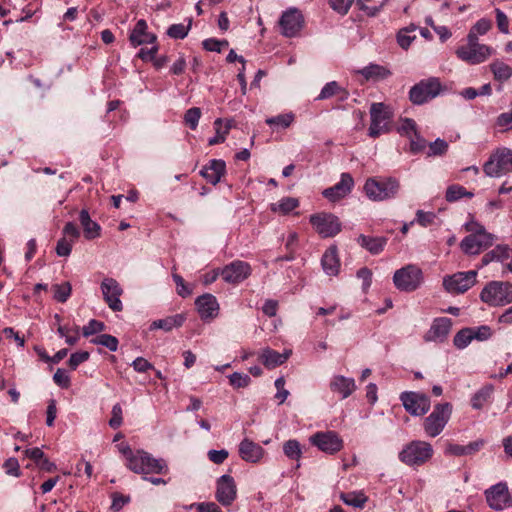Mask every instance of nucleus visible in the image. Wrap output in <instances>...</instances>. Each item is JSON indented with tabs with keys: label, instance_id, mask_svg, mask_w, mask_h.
<instances>
[{
	"label": "nucleus",
	"instance_id": "bb28decb",
	"mask_svg": "<svg viewBox=\"0 0 512 512\" xmlns=\"http://www.w3.org/2000/svg\"><path fill=\"white\" fill-rule=\"evenodd\" d=\"M147 29L148 26L145 20L140 19L137 21L129 36V40L134 47L142 44L154 43L156 41V36L149 33Z\"/></svg>",
	"mask_w": 512,
	"mask_h": 512
},
{
	"label": "nucleus",
	"instance_id": "7c9ffc66",
	"mask_svg": "<svg viewBox=\"0 0 512 512\" xmlns=\"http://www.w3.org/2000/svg\"><path fill=\"white\" fill-rule=\"evenodd\" d=\"M336 96L339 101H345L349 97L346 89L341 87L336 81L328 82L317 96L316 100H325Z\"/></svg>",
	"mask_w": 512,
	"mask_h": 512
},
{
	"label": "nucleus",
	"instance_id": "680f3d73",
	"mask_svg": "<svg viewBox=\"0 0 512 512\" xmlns=\"http://www.w3.org/2000/svg\"><path fill=\"white\" fill-rule=\"evenodd\" d=\"M496 126L502 131L512 129V110L510 112L501 113L496 120Z\"/></svg>",
	"mask_w": 512,
	"mask_h": 512
},
{
	"label": "nucleus",
	"instance_id": "aec40b11",
	"mask_svg": "<svg viewBox=\"0 0 512 512\" xmlns=\"http://www.w3.org/2000/svg\"><path fill=\"white\" fill-rule=\"evenodd\" d=\"M492 54V49L486 45L461 46L456 55L469 64H480Z\"/></svg>",
	"mask_w": 512,
	"mask_h": 512
},
{
	"label": "nucleus",
	"instance_id": "ddd939ff",
	"mask_svg": "<svg viewBox=\"0 0 512 512\" xmlns=\"http://www.w3.org/2000/svg\"><path fill=\"white\" fill-rule=\"evenodd\" d=\"M495 237L491 233H474L464 237L460 242L461 250L467 255H478L492 246Z\"/></svg>",
	"mask_w": 512,
	"mask_h": 512
},
{
	"label": "nucleus",
	"instance_id": "864d4df0",
	"mask_svg": "<svg viewBox=\"0 0 512 512\" xmlns=\"http://www.w3.org/2000/svg\"><path fill=\"white\" fill-rule=\"evenodd\" d=\"M229 382L234 388H245L247 387L251 379L247 374L234 372L233 374L229 375Z\"/></svg>",
	"mask_w": 512,
	"mask_h": 512
},
{
	"label": "nucleus",
	"instance_id": "58836bf2",
	"mask_svg": "<svg viewBox=\"0 0 512 512\" xmlns=\"http://www.w3.org/2000/svg\"><path fill=\"white\" fill-rule=\"evenodd\" d=\"M490 69L493 73L494 79L499 82H505L512 76V67L500 60L492 62L490 64Z\"/></svg>",
	"mask_w": 512,
	"mask_h": 512
},
{
	"label": "nucleus",
	"instance_id": "a19ab883",
	"mask_svg": "<svg viewBox=\"0 0 512 512\" xmlns=\"http://www.w3.org/2000/svg\"><path fill=\"white\" fill-rule=\"evenodd\" d=\"M284 454L291 460L299 461L302 457V448L296 439H290L283 444Z\"/></svg>",
	"mask_w": 512,
	"mask_h": 512
},
{
	"label": "nucleus",
	"instance_id": "6e6552de",
	"mask_svg": "<svg viewBox=\"0 0 512 512\" xmlns=\"http://www.w3.org/2000/svg\"><path fill=\"white\" fill-rule=\"evenodd\" d=\"M510 149L506 147L496 149L483 166V171L488 177L499 178L510 172Z\"/></svg>",
	"mask_w": 512,
	"mask_h": 512
},
{
	"label": "nucleus",
	"instance_id": "423d86ee",
	"mask_svg": "<svg viewBox=\"0 0 512 512\" xmlns=\"http://www.w3.org/2000/svg\"><path fill=\"white\" fill-rule=\"evenodd\" d=\"M370 117L371 123L368 130L370 137L377 138L389 132L392 114L388 106L384 103H373L370 107Z\"/></svg>",
	"mask_w": 512,
	"mask_h": 512
},
{
	"label": "nucleus",
	"instance_id": "2f4dec72",
	"mask_svg": "<svg viewBox=\"0 0 512 512\" xmlns=\"http://www.w3.org/2000/svg\"><path fill=\"white\" fill-rule=\"evenodd\" d=\"M482 445V440L471 442L468 445L448 443L445 448V453L452 456L471 455L478 451L482 447Z\"/></svg>",
	"mask_w": 512,
	"mask_h": 512
},
{
	"label": "nucleus",
	"instance_id": "dca6fc26",
	"mask_svg": "<svg viewBox=\"0 0 512 512\" xmlns=\"http://www.w3.org/2000/svg\"><path fill=\"white\" fill-rule=\"evenodd\" d=\"M101 291L104 301L107 303L111 310L115 312L123 310V304L120 300V296L123 293V289L115 279H103L101 283Z\"/></svg>",
	"mask_w": 512,
	"mask_h": 512
},
{
	"label": "nucleus",
	"instance_id": "4c0bfd02",
	"mask_svg": "<svg viewBox=\"0 0 512 512\" xmlns=\"http://www.w3.org/2000/svg\"><path fill=\"white\" fill-rule=\"evenodd\" d=\"M340 499L348 506L362 509L368 502V497L362 491L341 493Z\"/></svg>",
	"mask_w": 512,
	"mask_h": 512
},
{
	"label": "nucleus",
	"instance_id": "de8ad7c7",
	"mask_svg": "<svg viewBox=\"0 0 512 512\" xmlns=\"http://www.w3.org/2000/svg\"><path fill=\"white\" fill-rule=\"evenodd\" d=\"M294 121V114L293 113H286V114H280L275 117H270L266 119V124L269 126H279L282 128L289 127Z\"/></svg>",
	"mask_w": 512,
	"mask_h": 512
},
{
	"label": "nucleus",
	"instance_id": "a211bd4d",
	"mask_svg": "<svg viewBox=\"0 0 512 512\" xmlns=\"http://www.w3.org/2000/svg\"><path fill=\"white\" fill-rule=\"evenodd\" d=\"M237 496V486L232 476L222 475L216 482L215 497L223 506H230Z\"/></svg>",
	"mask_w": 512,
	"mask_h": 512
},
{
	"label": "nucleus",
	"instance_id": "39448f33",
	"mask_svg": "<svg viewBox=\"0 0 512 512\" xmlns=\"http://www.w3.org/2000/svg\"><path fill=\"white\" fill-rule=\"evenodd\" d=\"M433 454L432 446L425 441H412L399 453L400 460L407 465H421Z\"/></svg>",
	"mask_w": 512,
	"mask_h": 512
},
{
	"label": "nucleus",
	"instance_id": "9d476101",
	"mask_svg": "<svg viewBox=\"0 0 512 512\" xmlns=\"http://www.w3.org/2000/svg\"><path fill=\"white\" fill-rule=\"evenodd\" d=\"M310 223L322 237H333L341 231L339 218L332 213H316L310 216Z\"/></svg>",
	"mask_w": 512,
	"mask_h": 512
},
{
	"label": "nucleus",
	"instance_id": "6e6d98bb",
	"mask_svg": "<svg viewBox=\"0 0 512 512\" xmlns=\"http://www.w3.org/2000/svg\"><path fill=\"white\" fill-rule=\"evenodd\" d=\"M448 150V143L440 138H437L434 142L430 143L428 156L443 155Z\"/></svg>",
	"mask_w": 512,
	"mask_h": 512
},
{
	"label": "nucleus",
	"instance_id": "6ab92c4d",
	"mask_svg": "<svg viewBox=\"0 0 512 512\" xmlns=\"http://www.w3.org/2000/svg\"><path fill=\"white\" fill-rule=\"evenodd\" d=\"M220 274L225 282L237 284L250 276L251 266L247 262L236 260L226 265Z\"/></svg>",
	"mask_w": 512,
	"mask_h": 512
},
{
	"label": "nucleus",
	"instance_id": "a18cd8bd",
	"mask_svg": "<svg viewBox=\"0 0 512 512\" xmlns=\"http://www.w3.org/2000/svg\"><path fill=\"white\" fill-rule=\"evenodd\" d=\"M472 340V329L464 328L455 335L453 343L458 349H464L471 343Z\"/></svg>",
	"mask_w": 512,
	"mask_h": 512
},
{
	"label": "nucleus",
	"instance_id": "13d9d810",
	"mask_svg": "<svg viewBox=\"0 0 512 512\" xmlns=\"http://www.w3.org/2000/svg\"><path fill=\"white\" fill-rule=\"evenodd\" d=\"M172 277H173V280H174V282L176 284V290H177V293H178L179 296L185 298V297H188V296H190L192 294V289H190L186 285L184 279L180 275L173 274Z\"/></svg>",
	"mask_w": 512,
	"mask_h": 512
},
{
	"label": "nucleus",
	"instance_id": "0eeeda50",
	"mask_svg": "<svg viewBox=\"0 0 512 512\" xmlns=\"http://www.w3.org/2000/svg\"><path fill=\"white\" fill-rule=\"evenodd\" d=\"M441 90L440 80L436 77H430L414 85L410 89L409 98L413 104L421 105L437 97Z\"/></svg>",
	"mask_w": 512,
	"mask_h": 512
},
{
	"label": "nucleus",
	"instance_id": "f8f14e48",
	"mask_svg": "<svg viewBox=\"0 0 512 512\" xmlns=\"http://www.w3.org/2000/svg\"><path fill=\"white\" fill-rule=\"evenodd\" d=\"M488 506L496 511L512 507V496L506 483L499 482L485 491Z\"/></svg>",
	"mask_w": 512,
	"mask_h": 512
},
{
	"label": "nucleus",
	"instance_id": "49530a36",
	"mask_svg": "<svg viewBox=\"0 0 512 512\" xmlns=\"http://www.w3.org/2000/svg\"><path fill=\"white\" fill-rule=\"evenodd\" d=\"M397 130L402 136H406L408 138H411L418 133L416 122L410 118L401 119Z\"/></svg>",
	"mask_w": 512,
	"mask_h": 512
},
{
	"label": "nucleus",
	"instance_id": "3c124183",
	"mask_svg": "<svg viewBox=\"0 0 512 512\" xmlns=\"http://www.w3.org/2000/svg\"><path fill=\"white\" fill-rule=\"evenodd\" d=\"M191 27V21L188 25L184 24H173L168 28L167 34L174 39H183L187 36L188 31Z\"/></svg>",
	"mask_w": 512,
	"mask_h": 512
},
{
	"label": "nucleus",
	"instance_id": "c85d7f7f",
	"mask_svg": "<svg viewBox=\"0 0 512 512\" xmlns=\"http://www.w3.org/2000/svg\"><path fill=\"white\" fill-rule=\"evenodd\" d=\"M324 272L330 276H336L339 272L340 261L336 247H330L323 254L321 259Z\"/></svg>",
	"mask_w": 512,
	"mask_h": 512
},
{
	"label": "nucleus",
	"instance_id": "bf43d9fd",
	"mask_svg": "<svg viewBox=\"0 0 512 512\" xmlns=\"http://www.w3.org/2000/svg\"><path fill=\"white\" fill-rule=\"evenodd\" d=\"M353 0H329L330 7L341 15L348 13Z\"/></svg>",
	"mask_w": 512,
	"mask_h": 512
},
{
	"label": "nucleus",
	"instance_id": "5701e85b",
	"mask_svg": "<svg viewBox=\"0 0 512 512\" xmlns=\"http://www.w3.org/2000/svg\"><path fill=\"white\" fill-rule=\"evenodd\" d=\"M451 320L446 317L437 318L433 321L430 329L425 333L424 340L426 342H442L444 341L450 330Z\"/></svg>",
	"mask_w": 512,
	"mask_h": 512
},
{
	"label": "nucleus",
	"instance_id": "774afa93",
	"mask_svg": "<svg viewBox=\"0 0 512 512\" xmlns=\"http://www.w3.org/2000/svg\"><path fill=\"white\" fill-rule=\"evenodd\" d=\"M229 456V453L225 449L221 450H210L208 452V458L215 464H222Z\"/></svg>",
	"mask_w": 512,
	"mask_h": 512
},
{
	"label": "nucleus",
	"instance_id": "f3484780",
	"mask_svg": "<svg viewBox=\"0 0 512 512\" xmlns=\"http://www.w3.org/2000/svg\"><path fill=\"white\" fill-rule=\"evenodd\" d=\"M304 18L302 13L296 8H290L283 12L279 26L281 33L286 37H294L302 29Z\"/></svg>",
	"mask_w": 512,
	"mask_h": 512
},
{
	"label": "nucleus",
	"instance_id": "69168bd1",
	"mask_svg": "<svg viewBox=\"0 0 512 512\" xmlns=\"http://www.w3.org/2000/svg\"><path fill=\"white\" fill-rule=\"evenodd\" d=\"M472 329L473 339H477L479 341L487 340L491 337L492 332L489 326L483 325Z\"/></svg>",
	"mask_w": 512,
	"mask_h": 512
},
{
	"label": "nucleus",
	"instance_id": "4468645a",
	"mask_svg": "<svg viewBox=\"0 0 512 512\" xmlns=\"http://www.w3.org/2000/svg\"><path fill=\"white\" fill-rule=\"evenodd\" d=\"M309 440L312 445L327 454H335L343 448V440L334 431L317 432Z\"/></svg>",
	"mask_w": 512,
	"mask_h": 512
},
{
	"label": "nucleus",
	"instance_id": "37998d69",
	"mask_svg": "<svg viewBox=\"0 0 512 512\" xmlns=\"http://www.w3.org/2000/svg\"><path fill=\"white\" fill-rule=\"evenodd\" d=\"M93 344L102 345L114 352L118 349V339L109 334H101L91 340Z\"/></svg>",
	"mask_w": 512,
	"mask_h": 512
},
{
	"label": "nucleus",
	"instance_id": "c03bdc74",
	"mask_svg": "<svg viewBox=\"0 0 512 512\" xmlns=\"http://www.w3.org/2000/svg\"><path fill=\"white\" fill-rule=\"evenodd\" d=\"M54 291V298L60 302L64 303L68 300L71 295L72 286L69 282H64L62 284H55L52 286Z\"/></svg>",
	"mask_w": 512,
	"mask_h": 512
},
{
	"label": "nucleus",
	"instance_id": "c756f323",
	"mask_svg": "<svg viewBox=\"0 0 512 512\" xmlns=\"http://www.w3.org/2000/svg\"><path fill=\"white\" fill-rule=\"evenodd\" d=\"M79 220L83 227V233L86 239L92 240L100 236V225L91 219L89 212L86 209L80 211Z\"/></svg>",
	"mask_w": 512,
	"mask_h": 512
},
{
	"label": "nucleus",
	"instance_id": "338daca9",
	"mask_svg": "<svg viewBox=\"0 0 512 512\" xmlns=\"http://www.w3.org/2000/svg\"><path fill=\"white\" fill-rule=\"evenodd\" d=\"M53 380L62 388H68L70 386V377L63 369H57L53 375Z\"/></svg>",
	"mask_w": 512,
	"mask_h": 512
},
{
	"label": "nucleus",
	"instance_id": "e433bc0d",
	"mask_svg": "<svg viewBox=\"0 0 512 512\" xmlns=\"http://www.w3.org/2000/svg\"><path fill=\"white\" fill-rule=\"evenodd\" d=\"M387 2L388 0H356V5L359 10L372 17L378 14Z\"/></svg>",
	"mask_w": 512,
	"mask_h": 512
},
{
	"label": "nucleus",
	"instance_id": "20e7f679",
	"mask_svg": "<svg viewBox=\"0 0 512 512\" xmlns=\"http://www.w3.org/2000/svg\"><path fill=\"white\" fill-rule=\"evenodd\" d=\"M452 413L448 402L435 405L432 413L424 419L423 427L429 437L438 436L445 428Z\"/></svg>",
	"mask_w": 512,
	"mask_h": 512
},
{
	"label": "nucleus",
	"instance_id": "0e129e2a",
	"mask_svg": "<svg viewBox=\"0 0 512 512\" xmlns=\"http://www.w3.org/2000/svg\"><path fill=\"white\" fill-rule=\"evenodd\" d=\"M285 379L284 377H279L275 380V387L277 389V393L275 398L279 400V403L282 404L288 397L289 391L284 388Z\"/></svg>",
	"mask_w": 512,
	"mask_h": 512
},
{
	"label": "nucleus",
	"instance_id": "1a4fd4ad",
	"mask_svg": "<svg viewBox=\"0 0 512 512\" xmlns=\"http://www.w3.org/2000/svg\"><path fill=\"white\" fill-rule=\"evenodd\" d=\"M393 282L401 291H414L422 282V271L415 265H407L394 273Z\"/></svg>",
	"mask_w": 512,
	"mask_h": 512
},
{
	"label": "nucleus",
	"instance_id": "473e14b6",
	"mask_svg": "<svg viewBox=\"0 0 512 512\" xmlns=\"http://www.w3.org/2000/svg\"><path fill=\"white\" fill-rule=\"evenodd\" d=\"M291 351L279 353L272 349H264L261 354L262 363L269 369L283 364L290 356Z\"/></svg>",
	"mask_w": 512,
	"mask_h": 512
},
{
	"label": "nucleus",
	"instance_id": "f257e3e1",
	"mask_svg": "<svg viewBox=\"0 0 512 512\" xmlns=\"http://www.w3.org/2000/svg\"><path fill=\"white\" fill-rule=\"evenodd\" d=\"M400 184L395 178L378 180L369 178L364 184V192L372 201H384L393 198L398 193Z\"/></svg>",
	"mask_w": 512,
	"mask_h": 512
},
{
	"label": "nucleus",
	"instance_id": "412c9836",
	"mask_svg": "<svg viewBox=\"0 0 512 512\" xmlns=\"http://www.w3.org/2000/svg\"><path fill=\"white\" fill-rule=\"evenodd\" d=\"M63 237L56 245V253L60 257H67L71 254L73 244L80 237V231L73 222H68L63 228Z\"/></svg>",
	"mask_w": 512,
	"mask_h": 512
},
{
	"label": "nucleus",
	"instance_id": "e2e57ef3",
	"mask_svg": "<svg viewBox=\"0 0 512 512\" xmlns=\"http://www.w3.org/2000/svg\"><path fill=\"white\" fill-rule=\"evenodd\" d=\"M409 139L410 152L417 154L422 152L426 148V140L422 138L418 133Z\"/></svg>",
	"mask_w": 512,
	"mask_h": 512
},
{
	"label": "nucleus",
	"instance_id": "a878e982",
	"mask_svg": "<svg viewBox=\"0 0 512 512\" xmlns=\"http://www.w3.org/2000/svg\"><path fill=\"white\" fill-rule=\"evenodd\" d=\"M195 305L202 319L215 318L218 315L219 304L212 294L199 296Z\"/></svg>",
	"mask_w": 512,
	"mask_h": 512
},
{
	"label": "nucleus",
	"instance_id": "79ce46f5",
	"mask_svg": "<svg viewBox=\"0 0 512 512\" xmlns=\"http://www.w3.org/2000/svg\"><path fill=\"white\" fill-rule=\"evenodd\" d=\"M473 196L474 193L467 191L464 187L460 185H451L446 190L445 198L448 202H454L462 197L472 198Z\"/></svg>",
	"mask_w": 512,
	"mask_h": 512
},
{
	"label": "nucleus",
	"instance_id": "9b49d317",
	"mask_svg": "<svg viewBox=\"0 0 512 512\" xmlns=\"http://www.w3.org/2000/svg\"><path fill=\"white\" fill-rule=\"evenodd\" d=\"M477 272L474 270L458 272L443 279L445 290L452 294H461L469 290L476 283Z\"/></svg>",
	"mask_w": 512,
	"mask_h": 512
},
{
	"label": "nucleus",
	"instance_id": "7ed1b4c3",
	"mask_svg": "<svg viewBox=\"0 0 512 512\" xmlns=\"http://www.w3.org/2000/svg\"><path fill=\"white\" fill-rule=\"evenodd\" d=\"M481 300L490 306H504L512 302V284L502 281L489 282L480 293Z\"/></svg>",
	"mask_w": 512,
	"mask_h": 512
},
{
	"label": "nucleus",
	"instance_id": "f03ea898",
	"mask_svg": "<svg viewBox=\"0 0 512 512\" xmlns=\"http://www.w3.org/2000/svg\"><path fill=\"white\" fill-rule=\"evenodd\" d=\"M126 466L137 474H162L168 470L163 459H156L143 450L135 451L133 457L126 463Z\"/></svg>",
	"mask_w": 512,
	"mask_h": 512
},
{
	"label": "nucleus",
	"instance_id": "c9c22d12",
	"mask_svg": "<svg viewBox=\"0 0 512 512\" xmlns=\"http://www.w3.org/2000/svg\"><path fill=\"white\" fill-rule=\"evenodd\" d=\"M185 317L182 314H176L173 316L159 319L151 324V329H162L164 331H171L173 328H177L183 325Z\"/></svg>",
	"mask_w": 512,
	"mask_h": 512
},
{
	"label": "nucleus",
	"instance_id": "b1692460",
	"mask_svg": "<svg viewBox=\"0 0 512 512\" xmlns=\"http://www.w3.org/2000/svg\"><path fill=\"white\" fill-rule=\"evenodd\" d=\"M239 456L249 463H258L265 455V450L249 438H244L238 446Z\"/></svg>",
	"mask_w": 512,
	"mask_h": 512
},
{
	"label": "nucleus",
	"instance_id": "09e8293b",
	"mask_svg": "<svg viewBox=\"0 0 512 512\" xmlns=\"http://www.w3.org/2000/svg\"><path fill=\"white\" fill-rule=\"evenodd\" d=\"M58 334L61 337L65 338V341L68 345H75L79 340V330L78 328L70 329L67 326H58L57 329Z\"/></svg>",
	"mask_w": 512,
	"mask_h": 512
},
{
	"label": "nucleus",
	"instance_id": "cd10ccee",
	"mask_svg": "<svg viewBox=\"0 0 512 512\" xmlns=\"http://www.w3.org/2000/svg\"><path fill=\"white\" fill-rule=\"evenodd\" d=\"M330 389L334 393H339L342 399H345L355 391L356 385L353 378L337 375L332 378Z\"/></svg>",
	"mask_w": 512,
	"mask_h": 512
},
{
	"label": "nucleus",
	"instance_id": "393cba45",
	"mask_svg": "<svg viewBox=\"0 0 512 512\" xmlns=\"http://www.w3.org/2000/svg\"><path fill=\"white\" fill-rule=\"evenodd\" d=\"M226 172V164L223 160L212 159L200 171V175L210 184L216 185Z\"/></svg>",
	"mask_w": 512,
	"mask_h": 512
},
{
	"label": "nucleus",
	"instance_id": "ea45409f",
	"mask_svg": "<svg viewBox=\"0 0 512 512\" xmlns=\"http://www.w3.org/2000/svg\"><path fill=\"white\" fill-rule=\"evenodd\" d=\"M299 205V202L296 198L293 197H285L279 200L277 203L271 204V210L275 213L280 214H288L295 208H297Z\"/></svg>",
	"mask_w": 512,
	"mask_h": 512
},
{
	"label": "nucleus",
	"instance_id": "603ef678",
	"mask_svg": "<svg viewBox=\"0 0 512 512\" xmlns=\"http://www.w3.org/2000/svg\"><path fill=\"white\" fill-rule=\"evenodd\" d=\"M221 125H222V119L217 118L214 121L216 134L213 138L209 139V142H208L209 145H215V144L222 143L225 141L226 135L229 132V126H225V129L223 131H221Z\"/></svg>",
	"mask_w": 512,
	"mask_h": 512
},
{
	"label": "nucleus",
	"instance_id": "2eb2a0df",
	"mask_svg": "<svg viewBox=\"0 0 512 512\" xmlns=\"http://www.w3.org/2000/svg\"><path fill=\"white\" fill-rule=\"evenodd\" d=\"M400 400L406 411L413 416L426 414L431 406L428 396L416 392H403L400 395Z\"/></svg>",
	"mask_w": 512,
	"mask_h": 512
},
{
	"label": "nucleus",
	"instance_id": "4be33fe9",
	"mask_svg": "<svg viewBox=\"0 0 512 512\" xmlns=\"http://www.w3.org/2000/svg\"><path fill=\"white\" fill-rule=\"evenodd\" d=\"M354 187V180L349 173H342L340 181L332 187L326 188L322 194L330 202H337L345 198Z\"/></svg>",
	"mask_w": 512,
	"mask_h": 512
},
{
	"label": "nucleus",
	"instance_id": "4d7b16f0",
	"mask_svg": "<svg viewBox=\"0 0 512 512\" xmlns=\"http://www.w3.org/2000/svg\"><path fill=\"white\" fill-rule=\"evenodd\" d=\"M89 356L90 354L87 351L75 352L71 354L68 365L72 370H75L80 364L87 361Z\"/></svg>",
	"mask_w": 512,
	"mask_h": 512
},
{
	"label": "nucleus",
	"instance_id": "5fc2aeb1",
	"mask_svg": "<svg viewBox=\"0 0 512 512\" xmlns=\"http://www.w3.org/2000/svg\"><path fill=\"white\" fill-rule=\"evenodd\" d=\"M105 330V324L101 321L92 319L82 328V334L84 337H89L96 333L102 332Z\"/></svg>",
	"mask_w": 512,
	"mask_h": 512
},
{
	"label": "nucleus",
	"instance_id": "052dcab7",
	"mask_svg": "<svg viewBox=\"0 0 512 512\" xmlns=\"http://www.w3.org/2000/svg\"><path fill=\"white\" fill-rule=\"evenodd\" d=\"M112 417L109 420V425L113 429H117L122 425L123 419H122V408L120 404H115L112 407Z\"/></svg>",
	"mask_w": 512,
	"mask_h": 512
},
{
	"label": "nucleus",
	"instance_id": "8fccbe9b",
	"mask_svg": "<svg viewBox=\"0 0 512 512\" xmlns=\"http://www.w3.org/2000/svg\"><path fill=\"white\" fill-rule=\"evenodd\" d=\"M200 117H201V109L198 107H192L185 112L184 122L192 130H195L198 126Z\"/></svg>",
	"mask_w": 512,
	"mask_h": 512
},
{
	"label": "nucleus",
	"instance_id": "f704fd0d",
	"mask_svg": "<svg viewBox=\"0 0 512 512\" xmlns=\"http://www.w3.org/2000/svg\"><path fill=\"white\" fill-rule=\"evenodd\" d=\"M359 73L367 80L378 81L387 78L390 75V71L384 66L378 64H370L361 70Z\"/></svg>",
	"mask_w": 512,
	"mask_h": 512
},
{
	"label": "nucleus",
	"instance_id": "72a5a7b5",
	"mask_svg": "<svg viewBox=\"0 0 512 512\" xmlns=\"http://www.w3.org/2000/svg\"><path fill=\"white\" fill-rule=\"evenodd\" d=\"M358 244L372 254H379L383 251L387 239L385 237H369L361 234L357 239Z\"/></svg>",
	"mask_w": 512,
	"mask_h": 512
}]
</instances>
